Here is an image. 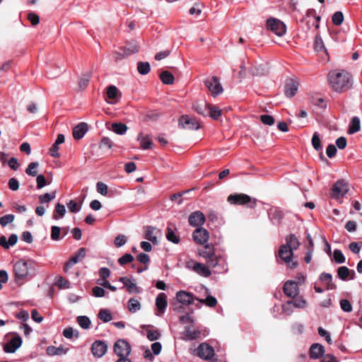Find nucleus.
Here are the masks:
<instances>
[{
	"label": "nucleus",
	"mask_w": 362,
	"mask_h": 362,
	"mask_svg": "<svg viewBox=\"0 0 362 362\" xmlns=\"http://www.w3.org/2000/svg\"><path fill=\"white\" fill-rule=\"evenodd\" d=\"M151 140L148 138V136L144 137L140 141L141 148L144 150L148 149L151 147Z\"/></svg>",
	"instance_id": "64"
},
{
	"label": "nucleus",
	"mask_w": 362,
	"mask_h": 362,
	"mask_svg": "<svg viewBox=\"0 0 362 362\" xmlns=\"http://www.w3.org/2000/svg\"><path fill=\"white\" fill-rule=\"evenodd\" d=\"M107 344L102 341H95L91 346V351L95 357L100 358L107 351Z\"/></svg>",
	"instance_id": "19"
},
{
	"label": "nucleus",
	"mask_w": 362,
	"mask_h": 362,
	"mask_svg": "<svg viewBox=\"0 0 362 362\" xmlns=\"http://www.w3.org/2000/svg\"><path fill=\"white\" fill-rule=\"evenodd\" d=\"M86 257V249L83 247L80 248L77 252L71 257L70 260L74 264L81 261Z\"/></svg>",
	"instance_id": "44"
},
{
	"label": "nucleus",
	"mask_w": 362,
	"mask_h": 362,
	"mask_svg": "<svg viewBox=\"0 0 362 362\" xmlns=\"http://www.w3.org/2000/svg\"><path fill=\"white\" fill-rule=\"evenodd\" d=\"M329 83L336 92H343L352 86L351 74L345 70H334L328 76Z\"/></svg>",
	"instance_id": "1"
},
{
	"label": "nucleus",
	"mask_w": 362,
	"mask_h": 362,
	"mask_svg": "<svg viewBox=\"0 0 362 362\" xmlns=\"http://www.w3.org/2000/svg\"><path fill=\"white\" fill-rule=\"evenodd\" d=\"M68 209L70 212L71 213H77L81 210V206L77 204V203L74 201L71 200L67 204Z\"/></svg>",
	"instance_id": "63"
},
{
	"label": "nucleus",
	"mask_w": 362,
	"mask_h": 362,
	"mask_svg": "<svg viewBox=\"0 0 362 362\" xmlns=\"http://www.w3.org/2000/svg\"><path fill=\"white\" fill-rule=\"evenodd\" d=\"M334 261L338 264H342L345 262L346 259L342 252L340 250H334L333 253Z\"/></svg>",
	"instance_id": "54"
},
{
	"label": "nucleus",
	"mask_w": 362,
	"mask_h": 362,
	"mask_svg": "<svg viewBox=\"0 0 362 362\" xmlns=\"http://www.w3.org/2000/svg\"><path fill=\"white\" fill-rule=\"evenodd\" d=\"M63 336L66 339H71L74 336L78 337V334L76 330H74L72 327H67L63 331Z\"/></svg>",
	"instance_id": "56"
},
{
	"label": "nucleus",
	"mask_w": 362,
	"mask_h": 362,
	"mask_svg": "<svg viewBox=\"0 0 362 362\" xmlns=\"http://www.w3.org/2000/svg\"><path fill=\"white\" fill-rule=\"evenodd\" d=\"M98 317L104 322H108L112 319L110 312L107 309H101L98 313Z\"/></svg>",
	"instance_id": "47"
},
{
	"label": "nucleus",
	"mask_w": 362,
	"mask_h": 362,
	"mask_svg": "<svg viewBox=\"0 0 362 362\" xmlns=\"http://www.w3.org/2000/svg\"><path fill=\"white\" fill-rule=\"evenodd\" d=\"M160 78L163 83L168 85L173 84L175 80L173 75L168 71H162L160 74Z\"/></svg>",
	"instance_id": "38"
},
{
	"label": "nucleus",
	"mask_w": 362,
	"mask_h": 362,
	"mask_svg": "<svg viewBox=\"0 0 362 362\" xmlns=\"http://www.w3.org/2000/svg\"><path fill=\"white\" fill-rule=\"evenodd\" d=\"M137 262L145 264V267L142 269L137 267V273H141L148 268V264L150 262L149 255L143 252L137 255Z\"/></svg>",
	"instance_id": "35"
},
{
	"label": "nucleus",
	"mask_w": 362,
	"mask_h": 362,
	"mask_svg": "<svg viewBox=\"0 0 362 362\" xmlns=\"http://www.w3.org/2000/svg\"><path fill=\"white\" fill-rule=\"evenodd\" d=\"M314 49L316 52H326L323 41L320 36H316L314 42Z\"/></svg>",
	"instance_id": "51"
},
{
	"label": "nucleus",
	"mask_w": 362,
	"mask_h": 362,
	"mask_svg": "<svg viewBox=\"0 0 362 362\" xmlns=\"http://www.w3.org/2000/svg\"><path fill=\"white\" fill-rule=\"evenodd\" d=\"M337 276L342 281H347L348 279L353 280L356 277V273L354 270L349 269L345 266H342L337 269Z\"/></svg>",
	"instance_id": "21"
},
{
	"label": "nucleus",
	"mask_w": 362,
	"mask_h": 362,
	"mask_svg": "<svg viewBox=\"0 0 362 362\" xmlns=\"http://www.w3.org/2000/svg\"><path fill=\"white\" fill-rule=\"evenodd\" d=\"M206 221L204 214L200 211L192 212L188 218L189 224L193 227L202 226Z\"/></svg>",
	"instance_id": "13"
},
{
	"label": "nucleus",
	"mask_w": 362,
	"mask_h": 362,
	"mask_svg": "<svg viewBox=\"0 0 362 362\" xmlns=\"http://www.w3.org/2000/svg\"><path fill=\"white\" fill-rule=\"evenodd\" d=\"M161 235L160 230L155 227L146 226L144 227L143 238L151 242L154 245L159 244L158 237Z\"/></svg>",
	"instance_id": "7"
},
{
	"label": "nucleus",
	"mask_w": 362,
	"mask_h": 362,
	"mask_svg": "<svg viewBox=\"0 0 362 362\" xmlns=\"http://www.w3.org/2000/svg\"><path fill=\"white\" fill-rule=\"evenodd\" d=\"M192 354L204 360H210L215 355L214 348L206 342L200 344L197 349L192 351Z\"/></svg>",
	"instance_id": "5"
},
{
	"label": "nucleus",
	"mask_w": 362,
	"mask_h": 362,
	"mask_svg": "<svg viewBox=\"0 0 362 362\" xmlns=\"http://www.w3.org/2000/svg\"><path fill=\"white\" fill-rule=\"evenodd\" d=\"M298 81L295 78H287L285 81V89L284 93L286 97L292 98L293 97L298 90Z\"/></svg>",
	"instance_id": "14"
},
{
	"label": "nucleus",
	"mask_w": 362,
	"mask_h": 362,
	"mask_svg": "<svg viewBox=\"0 0 362 362\" xmlns=\"http://www.w3.org/2000/svg\"><path fill=\"white\" fill-rule=\"evenodd\" d=\"M284 293L290 298H295L298 296L299 288L294 281H287L284 286Z\"/></svg>",
	"instance_id": "17"
},
{
	"label": "nucleus",
	"mask_w": 362,
	"mask_h": 362,
	"mask_svg": "<svg viewBox=\"0 0 362 362\" xmlns=\"http://www.w3.org/2000/svg\"><path fill=\"white\" fill-rule=\"evenodd\" d=\"M199 254L201 257L206 259L211 258L215 255V250L213 245L206 244L202 249L199 250Z\"/></svg>",
	"instance_id": "27"
},
{
	"label": "nucleus",
	"mask_w": 362,
	"mask_h": 362,
	"mask_svg": "<svg viewBox=\"0 0 362 362\" xmlns=\"http://www.w3.org/2000/svg\"><path fill=\"white\" fill-rule=\"evenodd\" d=\"M13 220L14 216L13 214H6L0 218V225L5 227L7 224L12 223Z\"/></svg>",
	"instance_id": "59"
},
{
	"label": "nucleus",
	"mask_w": 362,
	"mask_h": 362,
	"mask_svg": "<svg viewBox=\"0 0 362 362\" xmlns=\"http://www.w3.org/2000/svg\"><path fill=\"white\" fill-rule=\"evenodd\" d=\"M222 115V111L217 107L209 105V115L212 119L217 120Z\"/></svg>",
	"instance_id": "45"
},
{
	"label": "nucleus",
	"mask_w": 362,
	"mask_h": 362,
	"mask_svg": "<svg viewBox=\"0 0 362 362\" xmlns=\"http://www.w3.org/2000/svg\"><path fill=\"white\" fill-rule=\"evenodd\" d=\"M54 284L59 289H67L70 288V283L61 276H57L55 277Z\"/></svg>",
	"instance_id": "41"
},
{
	"label": "nucleus",
	"mask_w": 362,
	"mask_h": 362,
	"mask_svg": "<svg viewBox=\"0 0 362 362\" xmlns=\"http://www.w3.org/2000/svg\"><path fill=\"white\" fill-rule=\"evenodd\" d=\"M151 65L148 62H137V71L141 75H146L150 72Z\"/></svg>",
	"instance_id": "43"
},
{
	"label": "nucleus",
	"mask_w": 362,
	"mask_h": 362,
	"mask_svg": "<svg viewBox=\"0 0 362 362\" xmlns=\"http://www.w3.org/2000/svg\"><path fill=\"white\" fill-rule=\"evenodd\" d=\"M179 125L184 129L189 130H197L199 128V124L197 120L187 115H183L180 117Z\"/></svg>",
	"instance_id": "11"
},
{
	"label": "nucleus",
	"mask_w": 362,
	"mask_h": 362,
	"mask_svg": "<svg viewBox=\"0 0 362 362\" xmlns=\"http://www.w3.org/2000/svg\"><path fill=\"white\" fill-rule=\"evenodd\" d=\"M150 199L149 196L146 192V189L143 186H137V202L139 201V204H143Z\"/></svg>",
	"instance_id": "32"
},
{
	"label": "nucleus",
	"mask_w": 362,
	"mask_h": 362,
	"mask_svg": "<svg viewBox=\"0 0 362 362\" xmlns=\"http://www.w3.org/2000/svg\"><path fill=\"white\" fill-rule=\"evenodd\" d=\"M88 131V125L85 122H81L73 129V136L75 139H81Z\"/></svg>",
	"instance_id": "25"
},
{
	"label": "nucleus",
	"mask_w": 362,
	"mask_h": 362,
	"mask_svg": "<svg viewBox=\"0 0 362 362\" xmlns=\"http://www.w3.org/2000/svg\"><path fill=\"white\" fill-rule=\"evenodd\" d=\"M185 332L186 334L184 337V339L186 341L194 340L199 338L201 334L200 330L192 329L190 326H187L185 327Z\"/></svg>",
	"instance_id": "28"
},
{
	"label": "nucleus",
	"mask_w": 362,
	"mask_h": 362,
	"mask_svg": "<svg viewBox=\"0 0 362 362\" xmlns=\"http://www.w3.org/2000/svg\"><path fill=\"white\" fill-rule=\"evenodd\" d=\"M108 129L117 134L123 135L127 132L128 127L123 123L115 122L112 123L111 127H108Z\"/></svg>",
	"instance_id": "31"
},
{
	"label": "nucleus",
	"mask_w": 362,
	"mask_h": 362,
	"mask_svg": "<svg viewBox=\"0 0 362 362\" xmlns=\"http://www.w3.org/2000/svg\"><path fill=\"white\" fill-rule=\"evenodd\" d=\"M61 228L59 226H54L51 228V239L54 241L60 240Z\"/></svg>",
	"instance_id": "57"
},
{
	"label": "nucleus",
	"mask_w": 362,
	"mask_h": 362,
	"mask_svg": "<svg viewBox=\"0 0 362 362\" xmlns=\"http://www.w3.org/2000/svg\"><path fill=\"white\" fill-rule=\"evenodd\" d=\"M114 351L119 357L127 356L130 354V346L126 341L119 339L114 345Z\"/></svg>",
	"instance_id": "12"
},
{
	"label": "nucleus",
	"mask_w": 362,
	"mask_h": 362,
	"mask_svg": "<svg viewBox=\"0 0 362 362\" xmlns=\"http://www.w3.org/2000/svg\"><path fill=\"white\" fill-rule=\"evenodd\" d=\"M228 202L233 205H245L248 208L253 209L257 205V199L252 198L243 193H234L230 194L227 198Z\"/></svg>",
	"instance_id": "3"
},
{
	"label": "nucleus",
	"mask_w": 362,
	"mask_h": 362,
	"mask_svg": "<svg viewBox=\"0 0 362 362\" xmlns=\"http://www.w3.org/2000/svg\"><path fill=\"white\" fill-rule=\"evenodd\" d=\"M135 49L136 48L134 45L124 46L120 48L119 51L114 52L112 54V57L115 61L121 60L124 57L134 54L135 52Z\"/></svg>",
	"instance_id": "16"
},
{
	"label": "nucleus",
	"mask_w": 362,
	"mask_h": 362,
	"mask_svg": "<svg viewBox=\"0 0 362 362\" xmlns=\"http://www.w3.org/2000/svg\"><path fill=\"white\" fill-rule=\"evenodd\" d=\"M167 305V296L164 293H160L156 298V306L158 311L157 315H162L165 312Z\"/></svg>",
	"instance_id": "20"
},
{
	"label": "nucleus",
	"mask_w": 362,
	"mask_h": 362,
	"mask_svg": "<svg viewBox=\"0 0 362 362\" xmlns=\"http://www.w3.org/2000/svg\"><path fill=\"white\" fill-rule=\"evenodd\" d=\"M202 303H205L209 307L213 308L216 305L217 300L212 296L209 295L204 300H199Z\"/></svg>",
	"instance_id": "60"
},
{
	"label": "nucleus",
	"mask_w": 362,
	"mask_h": 362,
	"mask_svg": "<svg viewBox=\"0 0 362 362\" xmlns=\"http://www.w3.org/2000/svg\"><path fill=\"white\" fill-rule=\"evenodd\" d=\"M176 298L179 303L184 305H190L192 303L194 298L193 294L185 291H180L176 294Z\"/></svg>",
	"instance_id": "22"
},
{
	"label": "nucleus",
	"mask_w": 362,
	"mask_h": 362,
	"mask_svg": "<svg viewBox=\"0 0 362 362\" xmlns=\"http://www.w3.org/2000/svg\"><path fill=\"white\" fill-rule=\"evenodd\" d=\"M325 352L324 346L320 344H314L310 349V356L312 358H319Z\"/></svg>",
	"instance_id": "26"
},
{
	"label": "nucleus",
	"mask_w": 362,
	"mask_h": 362,
	"mask_svg": "<svg viewBox=\"0 0 362 362\" xmlns=\"http://www.w3.org/2000/svg\"><path fill=\"white\" fill-rule=\"evenodd\" d=\"M38 166H39V163L37 162L30 163L25 170L26 174L30 176H33V177L36 176L37 174V168Z\"/></svg>",
	"instance_id": "48"
},
{
	"label": "nucleus",
	"mask_w": 362,
	"mask_h": 362,
	"mask_svg": "<svg viewBox=\"0 0 362 362\" xmlns=\"http://www.w3.org/2000/svg\"><path fill=\"white\" fill-rule=\"evenodd\" d=\"M166 238L168 241L172 242L175 244L180 243V237L176 235L173 228L168 227L166 232Z\"/></svg>",
	"instance_id": "40"
},
{
	"label": "nucleus",
	"mask_w": 362,
	"mask_h": 362,
	"mask_svg": "<svg viewBox=\"0 0 362 362\" xmlns=\"http://www.w3.org/2000/svg\"><path fill=\"white\" fill-rule=\"evenodd\" d=\"M56 197L55 192L52 193H45L42 195L39 196V201L41 204H47L50 201L53 200Z\"/></svg>",
	"instance_id": "50"
},
{
	"label": "nucleus",
	"mask_w": 362,
	"mask_h": 362,
	"mask_svg": "<svg viewBox=\"0 0 362 362\" xmlns=\"http://www.w3.org/2000/svg\"><path fill=\"white\" fill-rule=\"evenodd\" d=\"M261 122L268 126H272L274 124V119L272 115H263L260 116Z\"/></svg>",
	"instance_id": "62"
},
{
	"label": "nucleus",
	"mask_w": 362,
	"mask_h": 362,
	"mask_svg": "<svg viewBox=\"0 0 362 362\" xmlns=\"http://www.w3.org/2000/svg\"><path fill=\"white\" fill-rule=\"evenodd\" d=\"M332 23L336 25H340L344 21V15L341 11L335 12L332 18Z\"/></svg>",
	"instance_id": "55"
},
{
	"label": "nucleus",
	"mask_w": 362,
	"mask_h": 362,
	"mask_svg": "<svg viewBox=\"0 0 362 362\" xmlns=\"http://www.w3.org/2000/svg\"><path fill=\"white\" fill-rule=\"evenodd\" d=\"M209 105V104L204 100L197 101L193 104V108L198 114L203 116H208Z\"/></svg>",
	"instance_id": "24"
},
{
	"label": "nucleus",
	"mask_w": 362,
	"mask_h": 362,
	"mask_svg": "<svg viewBox=\"0 0 362 362\" xmlns=\"http://www.w3.org/2000/svg\"><path fill=\"white\" fill-rule=\"evenodd\" d=\"M22 345V339L19 335H16L4 346L6 353H14Z\"/></svg>",
	"instance_id": "18"
},
{
	"label": "nucleus",
	"mask_w": 362,
	"mask_h": 362,
	"mask_svg": "<svg viewBox=\"0 0 362 362\" xmlns=\"http://www.w3.org/2000/svg\"><path fill=\"white\" fill-rule=\"evenodd\" d=\"M286 243L283 244L286 247L291 249L293 252L296 250L300 246V241L296 235L293 233H290L285 238Z\"/></svg>",
	"instance_id": "23"
},
{
	"label": "nucleus",
	"mask_w": 362,
	"mask_h": 362,
	"mask_svg": "<svg viewBox=\"0 0 362 362\" xmlns=\"http://www.w3.org/2000/svg\"><path fill=\"white\" fill-rule=\"evenodd\" d=\"M13 270L16 280H23L29 275L35 274V263L31 260L17 261L14 264Z\"/></svg>",
	"instance_id": "2"
},
{
	"label": "nucleus",
	"mask_w": 362,
	"mask_h": 362,
	"mask_svg": "<svg viewBox=\"0 0 362 362\" xmlns=\"http://www.w3.org/2000/svg\"><path fill=\"white\" fill-rule=\"evenodd\" d=\"M68 349H65L62 346L55 347L50 346L47 348V354L49 356L64 355L68 352Z\"/></svg>",
	"instance_id": "36"
},
{
	"label": "nucleus",
	"mask_w": 362,
	"mask_h": 362,
	"mask_svg": "<svg viewBox=\"0 0 362 362\" xmlns=\"http://www.w3.org/2000/svg\"><path fill=\"white\" fill-rule=\"evenodd\" d=\"M349 191V185L344 180L337 181L332 187L331 196L334 199L343 197Z\"/></svg>",
	"instance_id": "8"
},
{
	"label": "nucleus",
	"mask_w": 362,
	"mask_h": 362,
	"mask_svg": "<svg viewBox=\"0 0 362 362\" xmlns=\"http://www.w3.org/2000/svg\"><path fill=\"white\" fill-rule=\"evenodd\" d=\"M269 216L272 220H274L276 222L279 223L283 218L284 215L281 210L278 209H274V210H271Z\"/></svg>",
	"instance_id": "52"
},
{
	"label": "nucleus",
	"mask_w": 362,
	"mask_h": 362,
	"mask_svg": "<svg viewBox=\"0 0 362 362\" xmlns=\"http://www.w3.org/2000/svg\"><path fill=\"white\" fill-rule=\"evenodd\" d=\"M341 309L346 312L350 313L352 310V305L349 300L346 299H341L339 302Z\"/></svg>",
	"instance_id": "58"
},
{
	"label": "nucleus",
	"mask_w": 362,
	"mask_h": 362,
	"mask_svg": "<svg viewBox=\"0 0 362 362\" xmlns=\"http://www.w3.org/2000/svg\"><path fill=\"white\" fill-rule=\"evenodd\" d=\"M319 279L322 282L326 284V289L327 290H332L336 288V286L332 283V276L329 273L323 272L320 275Z\"/></svg>",
	"instance_id": "30"
},
{
	"label": "nucleus",
	"mask_w": 362,
	"mask_h": 362,
	"mask_svg": "<svg viewBox=\"0 0 362 362\" xmlns=\"http://www.w3.org/2000/svg\"><path fill=\"white\" fill-rule=\"evenodd\" d=\"M55 213L53 215V218L58 219L59 218H62L66 214V209L63 204L59 203L57 204L55 206Z\"/></svg>",
	"instance_id": "46"
},
{
	"label": "nucleus",
	"mask_w": 362,
	"mask_h": 362,
	"mask_svg": "<svg viewBox=\"0 0 362 362\" xmlns=\"http://www.w3.org/2000/svg\"><path fill=\"white\" fill-rule=\"evenodd\" d=\"M92 77V74L90 71H87L82 74L78 80V87L81 90H83L86 88L88 84Z\"/></svg>",
	"instance_id": "34"
},
{
	"label": "nucleus",
	"mask_w": 362,
	"mask_h": 362,
	"mask_svg": "<svg viewBox=\"0 0 362 362\" xmlns=\"http://www.w3.org/2000/svg\"><path fill=\"white\" fill-rule=\"evenodd\" d=\"M267 28L277 36H283L286 32V26L281 20L269 18L267 20Z\"/></svg>",
	"instance_id": "4"
},
{
	"label": "nucleus",
	"mask_w": 362,
	"mask_h": 362,
	"mask_svg": "<svg viewBox=\"0 0 362 362\" xmlns=\"http://www.w3.org/2000/svg\"><path fill=\"white\" fill-rule=\"evenodd\" d=\"M312 145L316 151L322 150L321 141L317 132H315L313 135Z\"/></svg>",
	"instance_id": "53"
},
{
	"label": "nucleus",
	"mask_w": 362,
	"mask_h": 362,
	"mask_svg": "<svg viewBox=\"0 0 362 362\" xmlns=\"http://www.w3.org/2000/svg\"><path fill=\"white\" fill-rule=\"evenodd\" d=\"M193 270L198 274L204 277H209L211 274L209 269L202 263H194Z\"/></svg>",
	"instance_id": "29"
},
{
	"label": "nucleus",
	"mask_w": 362,
	"mask_h": 362,
	"mask_svg": "<svg viewBox=\"0 0 362 362\" xmlns=\"http://www.w3.org/2000/svg\"><path fill=\"white\" fill-rule=\"evenodd\" d=\"M290 300L293 306L296 308H305L307 305L306 300L302 296H296Z\"/></svg>",
	"instance_id": "39"
},
{
	"label": "nucleus",
	"mask_w": 362,
	"mask_h": 362,
	"mask_svg": "<svg viewBox=\"0 0 362 362\" xmlns=\"http://www.w3.org/2000/svg\"><path fill=\"white\" fill-rule=\"evenodd\" d=\"M120 281L124 284L129 293H132L136 290V284H134L128 277H121Z\"/></svg>",
	"instance_id": "42"
},
{
	"label": "nucleus",
	"mask_w": 362,
	"mask_h": 362,
	"mask_svg": "<svg viewBox=\"0 0 362 362\" xmlns=\"http://www.w3.org/2000/svg\"><path fill=\"white\" fill-rule=\"evenodd\" d=\"M204 84L211 92L213 96H216L221 93L223 90L221 84L219 82L218 77L213 76L210 78H206L204 81Z\"/></svg>",
	"instance_id": "9"
},
{
	"label": "nucleus",
	"mask_w": 362,
	"mask_h": 362,
	"mask_svg": "<svg viewBox=\"0 0 362 362\" xmlns=\"http://www.w3.org/2000/svg\"><path fill=\"white\" fill-rule=\"evenodd\" d=\"M192 237L197 243L203 245L207 243L209 233L207 230L201 226L193 232Z\"/></svg>",
	"instance_id": "15"
},
{
	"label": "nucleus",
	"mask_w": 362,
	"mask_h": 362,
	"mask_svg": "<svg viewBox=\"0 0 362 362\" xmlns=\"http://www.w3.org/2000/svg\"><path fill=\"white\" fill-rule=\"evenodd\" d=\"M119 96V90L115 86H110L107 89V97L112 101H108L109 103L114 104L117 102Z\"/></svg>",
	"instance_id": "33"
},
{
	"label": "nucleus",
	"mask_w": 362,
	"mask_h": 362,
	"mask_svg": "<svg viewBox=\"0 0 362 362\" xmlns=\"http://www.w3.org/2000/svg\"><path fill=\"white\" fill-rule=\"evenodd\" d=\"M77 322L83 329H88L91 323L87 316H78L77 317Z\"/></svg>",
	"instance_id": "49"
},
{
	"label": "nucleus",
	"mask_w": 362,
	"mask_h": 362,
	"mask_svg": "<svg viewBox=\"0 0 362 362\" xmlns=\"http://www.w3.org/2000/svg\"><path fill=\"white\" fill-rule=\"evenodd\" d=\"M281 307L283 313L286 315H291L293 312V306L290 300H288L286 303H284Z\"/></svg>",
	"instance_id": "61"
},
{
	"label": "nucleus",
	"mask_w": 362,
	"mask_h": 362,
	"mask_svg": "<svg viewBox=\"0 0 362 362\" xmlns=\"http://www.w3.org/2000/svg\"><path fill=\"white\" fill-rule=\"evenodd\" d=\"M361 129L360 119L358 117H354L349 127V133L350 134H355Z\"/></svg>",
	"instance_id": "37"
},
{
	"label": "nucleus",
	"mask_w": 362,
	"mask_h": 362,
	"mask_svg": "<svg viewBox=\"0 0 362 362\" xmlns=\"http://www.w3.org/2000/svg\"><path fill=\"white\" fill-rule=\"evenodd\" d=\"M278 255L283 262L289 266L290 268L294 269L297 267V262H292L293 251L286 247L285 245H281L279 247Z\"/></svg>",
	"instance_id": "6"
},
{
	"label": "nucleus",
	"mask_w": 362,
	"mask_h": 362,
	"mask_svg": "<svg viewBox=\"0 0 362 362\" xmlns=\"http://www.w3.org/2000/svg\"><path fill=\"white\" fill-rule=\"evenodd\" d=\"M141 329V334L145 335L151 341L158 339L161 336L160 331L155 328L153 325H142Z\"/></svg>",
	"instance_id": "10"
}]
</instances>
